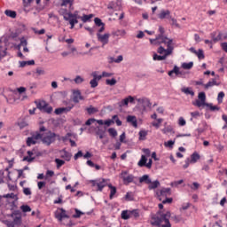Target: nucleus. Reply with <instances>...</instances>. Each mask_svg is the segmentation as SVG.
Instances as JSON below:
<instances>
[{
    "label": "nucleus",
    "instance_id": "nucleus-48",
    "mask_svg": "<svg viewBox=\"0 0 227 227\" xmlns=\"http://www.w3.org/2000/svg\"><path fill=\"white\" fill-rule=\"evenodd\" d=\"M131 212V219L132 217L134 219H137V217H139V210L138 209H133V210H130Z\"/></svg>",
    "mask_w": 227,
    "mask_h": 227
},
{
    "label": "nucleus",
    "instance_id": "nucleus-13",
    "mask_svg": "<svg viewBox=\"0 0 227 227\" xmlns=\"http://www.w3.org/2000/svg\"><path fill=\"white\" fill-rule=\"evenodd\" d=\"M94 22L98 27H100L98 30V33H104V31H106V24L102 22V20H100L99 18H95Z\"/></svg>",
    "mask_w": 227,
    "mask_h": 227
},
{
    "label": "nucleus",
    "instance_id": "nucleus-39",
    "mask_svg": "<svg viewBox=\"0 0 227 227\" xmlns=\"http://www.w3.org/2000/svg\"><path fill=\"white\" fill-rule=\"evenodd\" d=\"M110 61L111 63H121V61H123V56L119 55L117 59L111 57Z\"/></svg>",
    "mask_w": 227,
    "mask_h": 227
},
{
    "label": "nucleus",
    "instance_id": "nucleus-62",
    "mask_svg": "<svg viewBox=\"0 0 227 227\" xmlns=\"http://www.w3.org/2000/svg\"><path fill=\"white\" fill-rule=\"evenodd\" d=\"M4 198H10L11 200H16L17 195L15 193H7L4 195Z\"/></svg>",
    "mask_w": 227,
    "mask_h": 227
},
{
    "label": "nucleus",
    "instance_id": "nucleus-43",
    "mask_svg": "<svg viewBox=\"0 0 227 227\" xmlns=\"http://www.w3.org/2000/svg\"><path fill=\"white\" fill-rule=\"evenodd\" d=\"M170 12L169 11H161L160 13L159 14V19H166V17H168V15H170Z\"/></svg>",
    "mask_w": 227,
    "mask_h": 227
},
{
    "label": "nucleus",
    "instance_id": "nucleus-45",
    "mask_svg": "<svg viewBox=\"0 0 227 227\" xmlns=\"http://www.w3.org/2000/svg\"><path fill=\"white\" fill-rule=\"evenodd\" d=\"M6 56V47L0 46V61Z\"/></svg>",
    "mask_w": 227,
    "mask_h": 227
},
{
    "label": "nucleus",
    "instance_id": "nucleus-6",
    "mask_svg": "<svg viewBox=\"0 0 227 227\" xmlns=\"http://www.w3.org/2000/svg\"><path fill=\"white\" fill-rule=\"evenodd\" d=\"M37 109H40L42 113H47V114H51L52 113V106H51L47 102L42 100L36 104Z\"/></svg>",
    "mask_w": 227,
    "mask_h": 227
},
{
    "label": "nucleus",
    "instance_id": "nucleus-1",
    "mask_svg": "<svg viewBox=\"0 0 227 227\" xmlns=\"http://www.w3.org/2000/svg\"><path fill=\"white\" fill-rule=\"evenodd\" d=\"M150 43L153 45H166L167 49L164 48V46H160L158 48V54H164V52H167V54H173V51L175 50V46L173 43V39L168 38L166 35H158L155 39H150Z\"/></svg>",
    "mask_w": 227,
    "mask_h": 227
},
{
    "label": "nucleus",
    "instance_id": "nucleus-60",
    "mask_svg": "<svg viewBox=\"0 0 227 227\" xmlns=\"http://www.w3.org/2000/svg\"><path fill=\"white\" fill-rule=\"evenodd\" d=\"M72 6V0H62L60 6Z\"/></svg>",
    "mask_w": 227,
    "mask_h": 227
},
{
    "label": "nucleus",
    "instance_id": "nucleus-18",
    "mask_svg": "<svg viewBox=\"0 0 227 227\" xmlns=\"http://www.w3.org/2000/svg\"><path fill=\"white\" fill-rule=\"evenodd\" d=\"M190 51L192 52V54H196L199 59H205V53L203 52V50L200 49L199 51H196L194 48H190Z\"/></svg>",
    "mask_w": 227,
    "mask_h": 227
},
{
    "label": "nucleus",
    "instance_id": "nucleus-41",
    "mask_svg": "<svg viewBox=\"0 0 227 227\" xmlns=\"http://www.w3.org/2000/svg\"><path fill=\"white\" fill-rule=\"evenodd\" d=\"M138 135L140 141H145V139H146V136H148V131L140 130Z\"/></svg>",
    "mask_w": 227,
    "mask_h": 227
},
{
    "label": "nucleus",
    "instance_id": "nucleus-52",
    "mask_svg": "<svg viewBox=\"0 0 227 227\" xmlns=\"http://www.w3.org/2000/svg\"><path fill=\"white\" fill-rule=\"evenodd\" d=\"M199 100L202 101V102H206L207 100V95L205 94V92H200L199 96H198Z\"/></svg>",
    "mask_w": 227,
    "mask_h": 227
},
{
    "label": "nucleus",
    "instance_id": "nucleus-33",
    "mask_svg": "<svg viewBox=\"0 0 227 227\" xmlns=\"http://www.w3.org/2000/svg\"><path fill=\"white\" fill-rule=\"evenodd\" d=\"M33 65H35V60L34 59L20 62V67H21V68H24V67H31Z\"/></svg>",
    "mask_w": 227,
    "mask_h": 227
},
{
    "label": "nucleus",
    "instance_id": "nucleus-14",
    "mask_svg": "<svg viewBox=\"0 0 227 227\" xmlns=\"http://www.w3.org/2000/svg\"><path fill=\"white\" fill-rule=\"evenodd\" d=\"M171 54L172 53H168V51H163L161 55H157V53H155L153 57V59L154 61H164V59H166L168 56H171Z\"/></svg>",
    "mask_w": 227,
    "mask_h": 227
},
{
    "label": "nucleus",
    "instance_id": "nucleus-63",
    "mask_svg": "<svg viewBox=\"0 0 227 227\" xmlns=\"http://www.w3.org/2000/svg\"><path fill=\"white\" fill-rule=\"evenodd\" d=\"M95 121L97 122V121H98V120H96L94 118H90V119L86 121L85 125L90 126V125H91V123H95Z\"/></svg>",
    "mask_w": 227,
    "mask_h": 227
},
{
    "label": "nucleus",
    "instance_id": "nucleus-20",
    "mask_svg": "<svg viewBox=\"0 0 227 227\" xmlns=\"http://www.w3.org/2000/svg\"><path fill=\"white\" fill-rule=\"evenodd\" d=\"M137 101L138 102V104L144 106V107H150V106H152V103H150V99L146 98H138L137 99Z\"/></svg>",
    "mask_w": 227,
    "mask_h": 227
},
{
    "label": "nucleus",
    "instance_id": "nucleus-36",
    "mask_svg": "<svg viewBox=\"0 0 227 227\" xmlns=\"http://www.w3.org/2000/svg\"><path fill=\"white\" fill-rule=\"evenodd\" d=\"M125 201H134V192H128L124 196Z\"/></svg>",
    "mask_w": 227,
    "mask_h": 227
},
{
    "label": "nucleus",
    "instance_id": "nucleus-55",
    "mask_svg": "<svg viewBox=\"0 0 227 227\" xmlns=\"http://www.w3.org/2000/svg\"><path fill=\"white\" fill-rule=\"evenodd\" d=\"M20 210H22V212H31V207H29L28 205H22L20 207Z\"/></svg>",
    "mask_w": 227,
    "mask_h": 227
},
{
    "label": "nucleus",
    "instance_id": "nucleus-19",
    "mask_svg": "<svg viewBox=\"0 0 227 227\" xmlns=\"http://www.w3.org/2000/svg\"><path fill=\"white\" fill-rule=\"evenodd\" d=\"M127 121L128 123H130L132 127L135 129H137V119L134 115H128L127 116Z\"/></svg>",
    "mask_w": 227,
    "mask_h": 227
},
{
    "label": "nucleus",
    "instance_id": "nucleus-47",
    "mask_svg": "<svg viewBox=\"0 0 227 227\" xmlns=\"http://www.w3.org/2000/svg\"><path fill=\"white\" fill-rule=\"evenodd\" d=\"M91 77H93V79L96 81H100L102 79V74H98L97 71H94L91 73Z\"/></svg>",
    "mask_w": 227,
    "mask_h": 227
},
{
    "label": "nucleus",
    "instance_id": "nucleus-58",
    "mask_svg": "<svg viewBox=\"0 0 227 227\" xmlns=\"http://www.w3.org/2000/svg\"><path fill=\"white\" fill-rule=\"evenodd\" d=\"M181 184H184V180L181 179L179 181H175L170 184L171 187H178V185H181Z\"/></svg>",
    "mask_w": 227,
    "mask_h": 227
},
{
    "label": "nucleus",
    "instance_id": "nucleus-31",
    "mask_svg": "<svg viewBox=\"0 0 227 227\" xmlns=\"http://www.w3.org/2000/svg\"><path fill=\"white\" fill-rule=\"evenodd\" d=\"M173 74H176V75H180L182 72H180V67L175 66L174 68L168 72L169 77H173Z\"/></svg>",
    "mask_w": 227,
    "mask_h": 227
},
{
    "label": "nucleus",
    "instance_id": "nucleus-5",
    "mask_svg": "<svg viewBox=\"0 0 227 227\" xmlns=\"http://www.w3.org/2000/svg\"><path fill=\"white\" fill-rule=\"evenodd\" d=\"M42 139V133L40 132H34L31 133V137L27 138V146H33V145H36Z\"/></svg>",
    "mask_w": 227,
    "mask_h": 227
},
{
    "label": "nucleus",
    "instance_id": "nucleus-11",
    "mask_svg": "<svg viewBox=\"0 0 227 227\" xmlns=\"http://www.w3.org/2000/svg\"><path fill=\"white\" fill-rule=\"evenodd\" d=\"M27 156L23 157V162H33L35 159H36V149H33L31 151L27 152Z\"/></svg>",
    "mask_w": 227,
    "mask_h": 227
},
{
    "label": "nucleus",
    "instance_id": "nucleus-64",
    "mask_svg": "<svg viewBox=\"0 0 227 227\" xmlns=\"http://www.w3.org/2000/svg\"><path fill=\"white\" fill-rule=\"evenodd\" d=\"M191 116H192L191 121H192V118H198L200 116V112H198V111L192 112Z\"/></svg>",
    "mask_w": 227,
    "mask_h": 227
},
{
    "label": "nucleus",
    "instance_id": "nucleus-59",
    "mask_svg": "<svg viewBox=\"0 0 227 227\" xmlns=\"http://www.w3.org/2000/svg\"><path fill=\"white\" fill-rule=\"evenodd\" d=\"M98 81L99 80H90V88H97V86H98Z\"/></svg>",
    "mask_w": 227,
    "mask_h": 227
},
{
    "label": "nucleus",
    "instance_id": "nucleus-28",
    "mask_svg": "<svg viewBox=\"0 0 227 227\" xmlns=\"http://www.w3.org/2000/svg\"><path fill=\"white\" fill-rule=\"evenodd\" d=\"M160 185V182L159 180L153 181L148 184V189L149 191H153V189H157Z\"/></svg>",
    "mask_w": 227,
    "mask_h": 227
},
{
    "label": "nucleus",
    "instance_id": "nucleus-34",
    "mask_svg": "<svg viewBox=\"0 0 227 227\" xmlns=\"http://www.w3.org/2000/svg\"><path fill=\"white\" fill-rule=\"evenodd\" d=\"M181 91L185 95H191L192 97H194V90L189 87L181 89Z\"/></svg>",
    "mask_w": 227,
    "mask_h": 227
},
{
    "label": "nucleus",
    "instance_id": "nucleus-53",
    "mask_svg": "<svg viewBox=\"0 0 227 227\" xmlns=\"http://www.w3.org/2000/svg\"><path fill=\"white\" fill-rule=\"evenodd\" d=\"M178 125L179 127H185V125H187V121H185V119H184V117H179Z\"/></svg>",
    "mask_w": 227,
    "mask_h": 227
},
{
    "label": "nucleus",
    "instance_id": "nucleus-30",
    "mask_svg": "<svg viewBox=\"0 0 227 227\" xmlns=\"http://www.w3.org/2000/svg\"><path fill=\"white\" fill-rule=\"evenodd\" d=\"M61 158L65 159V160H67L68 162V161H70V159H72V153L64 150L61 152Z\"/></svg>",
    "mask_w": 227,
    "mask_h": 227
},
{
    "label": "nucleus",
    "instance_id": "nucleus-50",
    "mask_svg": "<svg viewBox=\"0 0 227 227\" xmlns=\"http://www.w3.org/2000/svg\"><path fill=\"white\" fill-rule=\"evenodd\" d=\"M74 82L75 84H82V82H84V78H82L81 75H77L74 78Z\"/></svg>",
    "mask_w": 227,
    "mask_h": 227
},
{
    "label": "nucleus",
    "instance_id": "nucleus-32",
    "mask_svg": "<svg viewBox=\"0 0 227 227\" xmlns=\"http://www.w3.org/2000/svg\"><path fill=\"white\" fill-rule=\"evenodd\" d=\"M4 14L6 17H10L11 19H16L17 18V12L12 11V10H5Z\"/></svg>",
    "mask_w": 227,
    "mask_h": 227
},
{
    "label": "nucleus",
    "instance_id": "nucleus-57",
    "mask_svg": "<svg viewBox=\"0 0 227 227\" xmlns=\"http://www.w3.org/2000/svg\"><path fill=\"white\" fill-rule=\"evenodd\" d=\"M175 145V141L173 140H168V142L164 143V146H166L167 148H173Z\"/></svg>",
    "mask_w": 227,
    "mask_h": 227
},
{
    "label": "nucleus",
    "instance_id": "nucleus-24",
    "mask_svg": "<svg viewBox=\"0 0 227 227\" xmlns=\"http://www.w3.org/2000/svg\"><path fill=\"white\" fill-rule=\"evenodd\" d=\"M140 184H146L147 185L149 184H152V179L150 178V176L144 175L141 177H139Z\"/></svg>",
    "mask_w": 227,
    "mask_h": 227
},
{
    "label": "nucleus",
    "instance_id": "nucleus-26",
    "mask_svg": "<svg viewBox=\"0 0 227 227\" xmlns=\"http://www.w3.org/2000/svg\"><path fill=\"white\" fill-rule=\"evenodd\" d=\"M214 86H219V83H217L215 79H212V81H209L207 83H206L204 85V89L209 90V88H214Z\"/></svg>",
    "mask_w": 227,
    "mask_h": 227
},
{
    "label": "nucleus",
    "instance_id": "nucleus-49",
    "mask_svg": "<svg viewBox=\"0 0 227 227\" xmlns=\"http://www.w3.org/2000/svg\"><path fill=\"white\" fill-rule=\"evenodd\" d=\"M114 35L115 36H125V35H127V32L125 31V29H121L115 31Z\"/></svg>",
    "mask_w": 227,
    "mask_h": 227
},
{
    "label": "nucleus",
    "instance_id": "nucleus-27",
    "mask_svg": "<svg viewBox=\"0 0 227 227\" xmlns=\"http://www.w3.org/2000/svg\"><path fill=\"white\" fill-rule=\"evenodd\" d=\"M148 161V159L146 158V156L145 154H143L141 156V159L139 160V161L137 162V166L139 168H146V162Z\"/></svg>",
    "mask_w": 227,
    "mask_h": 227
},
{
    "label": "nucleus",
    "instance_id": "nucleus-35",
    "mask_svg": "<svg viewBox=\"0 0 227 227\" xmlns=\"http://www.w3.org/2000/svg\"><path fill=\"white\" fill-rule=\"evenodd\" d=\"M105 135L106 131H104V129H100V127L96 128V136H98L99 139H102Z\"/></svg>",
    "mask_w": 227,
    "mask_h": 227
},
{
    "label": "nucleus",
    "instance_id": "nucleus-21",
    "mask_svg": "<svg viewBox=\"0 0 227 227\" xmlns=\"http://www.w3.org/2000/svg\"><path fill=\"white\" fill-rule=\"evenodd\" d=\"M108 189H110V195H109V199L113 200L114 198V196H116V187L114 186L112 184H107Z\"/></svg>",
    "mask_w": 227,
    "mask_h": 227
},
{
    "label": "nucleus",
    "instance_id": "nucleus-10",
    "mask_svg": "<svg viewBox=\"0 0 227 227\" xmlns=\"http://www.w3.org/2000/svg\"><path fill=\"white\" fill-rule=\"evenodd\" d=\"M55 217L58 219V221H59V223H61L63 219H68L70 216L67 215V210L64 208H59V211H56Z\"/></svg>",
    "mask_w": 227,
    "mask_h": 227
},
{
    "label": "nucleus",
    "instance_id": "nucleus-3",
    "mask_svg": "<svg viewBox=\"0 0 227 227\" xmlns=\"http://www.w3.org/2000/svg\"><path fill=\"white\" fill-rule=\"evenodd\" d=\"M59 15H62L64 17V20H67L70 24V29H74L75 27V24H79V20L77 19L79 18V12L75 11L74 13L68 12L67 8H61L59 10Z\"/></svg>",
    "mask_w": 227,
    "mask_h": 227
},
{
    "label": "nucleus",
    "instance_id": "nucleus-61",
    "mask_svg": "<svg viewBox=\"0 0 227 227\" xmlns=\"http://www.w3.org/2000/svg\"><path fill=\"white\" fill-rule=\"evenodd\" d=\"M191 207V203H184L180 208V210H188Z\"/></svg>",
    "mask_w": 227,
    "mask_h": 227
},
{
    "label": "nucleus",
    "instance_id": "nucleus-7",
    "mask_svg": "<svg viewBox=\"0 0 227 227\" xmlns=\"http://www.w3.org/2000/svg\"><path fill=\"white\" fill-rule=\"evenodd\" d=\"M210 38H211V41L213 43H217V42H221V40H223H223H226L227 34H225L223 36V33L215 31L210 34Z\"/></svg>",
    "mask_w": 227,
    "mask_h": 227
},
{
    "label": "nucleus",
    "instance_id": "nucleus-8",
    "mask_svg": "<svg viewBox=\"0 0 227 227\" xmlns=\"http://www.w3.org/2000/svg\"><path fill=\"white\" fill-rule=\"evenodd\" d=\"M101 33L102 32L97 33V38L98 42H100V43H102V46L104 47V45H107V43H109V38L111 36V34L106 33L102 35Z\"/></svg>",
    "mask_w": 227,
    "mask_h": 227
},
{
    "label": "nucleus",
    "instance_id": "nucleus-51",
    "mask_svg": "<svg viewBox=\"0 0 227 227\" xmlns=\"http://www.w3.org/2000/svg\"><path fill=\"white\" fill-rule=\"evenodd\" d=\"M106 84H107V86H114L116 84V79L115 78H112L111 80L107 79L106 81Z\"/></svg>",
    "mask_w": 227,
    "mask_h": 227
},
{
    "label": "nucleus",
    "instance_id": "nucleus-17",
    "mask_svg": "<svg viewBox=\"0 0 227 227\" xmlns=\"http://www.w3.org/2000/svg\"><path fill=\"white\" fill-rule=\"evenodd\" d=\"M74 109V104H70V106L60 107L55 109V114H63V113H68V111Z\"/></svg>",
    "mask_w": 227,
    "mask_h": 227
},
{
    "label": "nucleus",
    "instance_id": "nucleus-56",
    "mask_svg": "<svg viewBox=\"0 0 227 227\" xmlns=\"http://www.w3.org/2000/svg\"><path fill=\"white\" fill-rule=\"evenodd\" d=\"M223 98H224V93L223 91L219 92L217 96L218 104H223Z\"/></svg>",
    "mask_w": 227,
    "mask_h": 227
},
{
    "label": "nucleus",
    "instance_id": "nucleus-23",
    "mask_svg": "<svg viewBox=\"0 0 227 227\" xmlns=\"http://www.w3.org/2000/svg\"><path fill=\"white\" fill-rule=\"evenodd\" d=\"M200 159H201V157L200 156V153H198L197 152H194L191 155L190 162H191V164H196V162H198L200 160Z\"/></svg>",
    "mask_w": 227,
    "mask_h": 227
},
{
    "label": "nucleus",
    "instance_id": "nucleus-22",
    "mask_svg": "<svg viewBox=\"0 0 227 227\" xmlns=\"http://www.w3.org/2000/svg\"><path fill=\"white\" fill-rule=\"evenodd\" d=\"M97 123L98 125H106V127H111V125H113V123H114V121L113 119H108V120H98Z\"/></svg>",
    "mask_w": 227,
    "mask_h": 227
},
{
    "label": "nucleus",
    "instance_id": "nucleus-44",
    "mask_svg": "<svg viewBox=\"0 0 227 227\" xmlns=\"http://www.w3.org/2000/svg\"><path fill=\"white\" fill-rule=\"evenodd\" d=\"M74 212H75V214L73 215L74 219H79V217H81V215H84V213H82L81 210H79L77 208L74 209Z\"/></svg>",
    "mask_w": 227,
    "mask_h": 227
},
{
    "label": "nucleus",
    "instance_id": "nucleus-46",
    "mask_svg": "<svg viewBox=\"0 0 227 227\" xmlns=\"http://www.w3.org/2000/svg\"><path fill=\"white\" fill-rule=\"evenodd\" d=\"M112 120L114 121V123H116L117 127H121V121L120 120L118 115H114L112 117Z\"/></svg>",
    "mask_w": 227,
    "mask_h": 227
},
{
    "label": "nucleus",
    "instance_id": "nucleus-25",
    "mask_svg": "<svg viewBox=\"0 0 227 227\" xmlns=\"http://www.w3.org/2000/svg\"><path fill=\"white\" fill-rule=\"evenodd\" d=\"M121 217L124 221H128V219H131V211L130 210L121 211Z\"/></svg>",
    "mask_w": 227,
    "mask_h": 227
},
{
    "label": "nucleus",
    "instance_id": "nucleus-38",
    "mask_svg": "<svg viewBox=\"0 0 227 227\" xmlns=\"http://www.w3.org/2000/svg\"><path fill=\"white\" fill-rule=\"evenodd\" d=\"M192 67H194L193 62H189V63L184 62L182 64V68H184V70H191Z\"/></svg>",
    "mask_w": 227,
    "mask_h": 227
},
{
    "label": "nucleus",
    "instance_id": "nucleus-2",
    "mask_svg": "<svg viewBox=\"0 0 227 227\" xmlns=\"http://www.w3.org/2000/svg\"><path fill=\"white\" fill-rule=\"evenodd\" d=\"M170 217L171 212L158 211L152 216L151 224L156 227H171Z\"/></svg>",
    "mask_w": 227,
    "mask_h": 227
},
{
    "label": "nucleus",
    "instance_id": "nucleus-15",
    "mask_svg": "<svg viewBox=\"0 0 227 227\" xmlns=\"http://www.w3.org/2000/svg\"><path fill=\"white\" fill-rule=\"evenodd\" d=\"M129 104H134V97L129 96L128 98L122 99L119 103V107H125V106H129Z\"/></svg>",
    "mask_w": 227,
    "mask_h": 227
},
{
    "label": "nucleus",
    "instance_id": "nucleus-37",
    "mask_svg": "<svg viewBox=\"0 0 227 227\" xmlns=\"http://www.w3.org/2000/svg\"><path fill=\"white\" fill-rule=\"evenodd\" d=\"M107 132L111 137H116L118 136V131L114 128H109Z\"/></svg>",
    "mask_w": 227,
    "mask_h": 227
},
{
    "label": "nucleus",
    "instance_id": "nucleus-54",
    "mask_svg": "<svg viewBox=\"0 0 227 227\" xmlns=\"http://www.w3.org/2000/svg\"><path fill=\"white\" fill-rule=\"evenodd\" d=\"M55 162L57 164L58 169H59L61 168V166H64V164H65V160H59V159H55Z\"/></svg>",
    "mask_w": 227,
    "mask_h": 227
},
{
    "label": "nucleus",
    "instance_id": "nucleus-29",
    "mask_svg": "<svg viewBox=\"0 0 227 227\" xmlns=\"http://www.w3.org/2000/svg\"><path fill=\"white\" fill-rule=\"evenodd\" d=\"M79 19H81L84 23L86 22H90V20H91V19H93V14H83L82 16H79V18H77V20H79Z\"/></svg>",
    "mask_w": 227,
    "mask_h": 227
},
{
    "label": "nucleus",
    "instance_id": "nucleus-9",
    "mask_svg": "<svg viewBox=\"0 0 227 227\" xmlns=\"http://www.w3.org/2000/svg\"><path fill=\"white\" fill-rule=\"evenodd\" d=\"M121 178L125 185H129V184H132V182H134V176L129 174L127 171L121 172Z\"/></svg>",
    "mask_w": 227,
    "mask_h": 227
},
{
    "label": "nucleus",
    "instance_id": "nucleus-42",
    "mask_svg": "<svg viewBox=\"0 0 227 227\" xmlns=\"http://www.w3.org/2000/svg\"><path fill=\"white\" fill-rule=\"evenodd\" d=\"M193 106H196L197 107H203V106H208V103L197 99Z\"/></svg>",
    "mask_w": 227,
    "mask_h": 227
},
{
    "label": "nucleus",
    "instance_id": "nucleus-40",
    "mask_svg": "<svg viewBox=\"0 0 227 227\" xmlns=\"http://www.w3.org/2000/svg\"><path fill=\"white\" fill-rule=\"evenodd\" d=\"M163 120L161 118L156 119V121L152 122V126L155 127V129L160 128V123H162Z\"/></svg>",
    "mask_w": 227,
    "mask_h": 227
},
{
    "label": "nucleus",
    "instance_id": "nucleus-16",
    "mask_svg": "<svg viewBox=\"0 0 227 227\" xmlns=\"http://www.w3.org/2000/svg\"><path fill=\"white\" fill-rule=\"evenodd\" d=\"M82 95L81 94V90H74L73 91V102L74 104H79L80 100H83Z\"/></svg>",
    "mask_w": 227,
    "mask_h": 227
},
{
    "label": "nucleus",
    "instance_id": "nucleus-4",
    "mask_svg": "<svg viewBox=\"0 0 227 227\" xmlns=\"http://www.w3.org/2000/svg\"><path fill=\"white\" fill-rule=\"evenodd\" d=\"M40 132H44L42 135V141L43 145H47V146L52 145L54 141H56V133H53L51 131H49L45 129V127L40 128Z\"/></svg>",
    "mask_w": 227,
    "mask_h": 227
},
{
    "label": "nucleus",
    "instance_id": "nucleus-12",
    "mask_svg": "<svg viewBox=\"0 0 227 227\" xmlns=\"http://www.w3.org/2000/svg\"><path fill=\"white\" fill-rule=\"evenodd\" d=\"M93 185L98 187V191L102 192V191H104V187L107 185V179L102 178V179L94 181Z\"/></svg>",
    "mask_w": 227,
    "mask_h": 227
}]
</instances>
